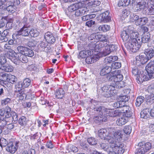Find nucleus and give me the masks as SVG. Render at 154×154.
<instances>
[{"instance_id": "nucleus-1", "label": "nucleus", "mask_w": 154, "mask_h": 154, "mask_svg": "<svg viewBox=\"0 0 154 154\" xmlns=\"http://www.w3.org/2000/svg\"><path fill=\"white\" fill-rule=\"evenodd\" d=\"M123 131L119 130L114 132L112 128L101 129L97 132V135L102 139L109 142V144L102 143L100 147L107 151L108 154H122L124 152V145L121 142Z\"/></svg>"}, {"instance_id": "nucleus-2", "label": "nucleus", "mask_w": 154, "mask_h": 154, "mask_svg": "<svg viewBox=\"0 0 154 154\" xmlns=\"http://www.w3.org/2000/svg\"><path fill=\"white\" fill-rule=\"evenodd\" d=\"M146 69L147 74L144 73L143 71L140 72L139 74L138 68L136 66L132 69V74L137 76L136 79L140 83L154 78V61L150 62L146 66Z\"/></svg>"}, {"instance_id": "nucleus-3", "label": "nucleus", "mask_w": 154, "mask_h": 154, "mask_svg": "<svg viewBox=\"0 0 154 154\" xmlns=\"http://www.w3.org/2000/svg\"><path fill=\"white\" fill-rule=\"evenodd\" d=\"M4 53L7 58L11 60L14 64L16 65H21L22 63H26L28 59L25 55L20 53H16L15 51L11 49L9 44H6L4 46Z\"/></svg>"}, {"instance_id": "nucleus-4", "label": "nucleus", "mask_w": 154, "mask_h": 154, "mask_svg": "<svg viewBox=\"0 0 154 154\" xmlns=\"http://www.w3.org/2000/svg\"><path fill=\"white\" fill-rule=\"evenodd\" d=\"M89 44V50L82 51L79 53L78 57L85 58L86 57L85 62L88 64H91L98 60L102 56L101 53H99V49H95Z\"/></svg>"}, {"instance_id": "nucleus-5", "label": "nucleus", "mask_w": 154, "mask_h": 154, "mask_svg": "<svg viewBox=\"0 0 154 154\" xmlns=\"http://www.w3.org/2000/svg\"><path fill=\"white\" fill-rule=\"evenodd\" d=\"M138 33L134 30L133 27L129 26L126 29L123 31L121 35L123 41L133 40L134 39L140 40Z\"/></svg>"}, {"instance_id": "nucleus-6", "label": "nucleus", "mask_w": 154, "mask_h": 154, "mask_svg": "<svg viewBox=\"0 0 154 154\" xmlns=\"http://www.w3.org/2000/svg\"><path fill=\"white\" fill-rule=\"evenodd\" d=\"M11 108L8 106L6 107L5 109H0V127H3L7 124V121L5 119L11 117Z\"/></svg>"}, {"instance_id": "nucleus-7", "label": "nucleus", "mask_w": 154, "mask_h": 154, "mask_svg": "<svg viewBox=\"0 0 154 154\" xmlns=\"http://www.w3.org/2000/svg\"><path fill=\"white\" fill-rule=\"evenodd\" d=\"M96 110L100 112V114H104L107 116V119L109 117H115L120 116L118 109L114 110L113 109H108L103 106H100L97 108Z\"/></svg>"}, {"instance_id": "nucleus-8", "label": "nucleus", "mask_w": 154, "mask_h": 154, "mask_svg": "<svg viewBox=\"0 0 154 154\" xmlns=\"http://www.w3.org/2000/svg\"><path fill=\"white\" fill-rule=\"evenodd\" d=\"M96 40H99V41L97 42L96 43H91V46L94 47L95 49H99V53H101V48L105 46L106 44L107 40V37L105 35L97 34L96 35Z\"/></svg>"}, {"instance_id": "nucleus-9", "label": "nucleus", "mask_w": 154, "mask_h": 154, "mask_svg": "<svg viewBox=\"0 0 154 154\" xmlns=\"http://www.w3.org/2000/svg\"><path fill=\"white\" fill-rule=\"evenodd\" d=\"M126 42L125 45L126 48L129 51L133 52H136L138 51L141 46V41L140 40L134 39Z\"/></svg>"}, {"instance_id": "nucleus-10", "label": "nucleus", "mask_w": 154, "mask_h": 154, "mask_svg": "<svg viewBox=\"0 0 154 154\" xmlns=\"http://www.w3.org/2000/svg\"><path fill=\"white\" fill-rule=\"evenodd\" d=\"M139 148L137 149L135 154H145L151 148L152 145L149 142L144 143L140 142L138 144Z\"/></svg>"}, {"instance_id": "nucleus-11", "label": "nucleus", "mask_w": 154, "mask_h": 154, "mask_svg": "<svg viewBox=\"0 0 154 154\" xmlns=\"http://www.w3.org/2000/svg\"><path fill=\"white\" fill-rule=\"evenodd\" d=\"M102 94L105 97H109L114 95L115 87L113 85H108L104 86L101 88Z\"/></svg>"}, {"instance_id": "nucleus-12", "label": "nucleus", "mask_w": 154, "mask_h": 154, "mask_svg": "<svg viewBox=\"0 0 154 154\" xmlns=\"http://www.w3.org/2000/svg\"><path fill=\"white\" fill-rule=\"evenodd\" d=\"M111 77L109 78V80L112 82H114L116 83L117 82L122 81L123 79V76L120 73L119 70H115L110 73Z\"/></svg>"}, {"instance_id": "nucleus-13", "label": "nucleus", "mask_w": 154, "mask_h": 154, "mask_svg": "<svg viewBox=\"0 0 154 154\" xmlns=\"http://www.w3.org/2000/svg\"><path fill=\"white\" fill-rule=\"evenodd\" d=\"M18 143L19 142L17 141L14 143L9 142L6 148V151L10 153H14L17 150Z\"/></svg>"}, {"instance_id": "nucleus-14", "label": "nucleus", "mask_w": 154, "mask_h": 154, "mask_svg": "<svg viewBox=\"0 0 154 154\" xmlns=\"http://www.w3.org/2000/svg\"><path fill=\"white\" fill-rule=\"evenodd\" d=\"M104 46V50L103 53L101 52L102 55L101 57L109 54L112 51H116L117 48V46L113 44L107 45Z\"/></svg>"}, {"instance_id": "nucleus-15", "label": "nucleus", "mask_w": 154, "mask_h": 154, "mask_svg": "<svg viewBox=\"0 0 154 154\" xmlns=\"http://www.w3.org/2000/svg\"><path fill=\"white\" fill-rule=\"evenodd\" d=\"M149 60L145 54H140L136 57V60L134 61L137 66H139L140 65L146 63Z\"/></svg>"}, {"instance_id": "nucleus-16", "label": "nucleus", "mask_w": 154, "mask_h": 154, "mask_svg": "<svg viewBox=\"0 0 154 154\" xmlns=\"http://www.w3.org/2000/svg\"><path fill=\"white\" fill-rule=\"evenodd\" d=\"M98 108H94L95 110L99 112V115H100L99 116H96L94 117V120L95 122L97 123H98L101 122H105L107 119V116H105V115L103 114H100V112L99 111H97L96 110V109Z\"/></svg>"}, {"instance_id": "nucleus-17", "label": "nucleus", "mask_w": 154, "mask_h": 154, "mask_svg": "<svg viewBox=\"0 0 154 154\" xmlns=\"http://www.w3.org/2000/svg\"><path fill=\"white\" fill-rule=\"evenodd\" d=\"M138 1H135L136 4H134V9L135 11H139L143 9H144L146 6L144 4L143 2H138Z\"/></svg>"}, {"instance_id": "nucleus-18", "label": "nucleus", "mask_w": 154, "mask_h": 154, "mask_svg": "<svg viewBox=\"0 0 154 154\" xmlns=\"http://www.w3.org/2000/svg\"><path fill=\"white\" fill-rule=\"evenodd\" d=\"M44 38L47 42L50 43H53L55 41V38L50 32H48L45 33Z\"/></svg>"}, {"instance_id": "nucleus-19", "label": "nucleus", "mask_w": 154, "mask_h": 154, "mask_svg": "<svg viewBox=\"0 0 154 154\" xmlns=\"http://www.w3.org/2000/svg\"><path fill=\"white\" fill-rule=\"evenodd\" d=\"M109 12L108 11H106L101 14L100 15L101 21L104 23L109 21L111 20V17L109 16Z\"/></svg>"}, {"instance_id": "nucleus-20", "label": "nucleus", "mask_w": 154, "mask_h": 154, "mask_svg": "<svg viewBox=\"0 0 154 154\" xmlns=\"http://www.w3.org/2000/svg\"><path fill=\"white\" fill-rule=\"evenodd\" d=\"M112 68L110 66H104L101 70L100 74L102 76L108 74H109L110 75V73H111V71H112Z\"/></svg>"}, {"instance_id": "nucleus-21", "label": "nucleus", "mask_w": 154, "mask_h": 154, "mask_svg": "<svg viewBox=\"0 0 154 154\" xmlns=\"http://www.w3.org/2000/svg\"><path fill=\"white\" fill-rule=\"evenodd\" d=\"M29 30L27 27H23L20 30L16 32L15 33L17 34V35H22L24 36H27L29 33Z\"/></svg>"}, {"instance_id": "nucleus-22", "label": "nucleus", "mask_w": 154, "mask_h": 154, "mask_svg": "<svg viewBox=\"0 0 154 154\" xmlns=\"http://www.w3.org/2000/svg\"><path fill=\"white\" fill-rule=\"evenodd\" d=\"M144 54L148 60L154 56V51L152 48L146 49Z\"/></svg>"}, {"instance_id": "nucleus-23", "label": "nucleus", "mask_w": 154, "mask_h": 154, "mask_svg": "<svg viewBox=\"0 0 154 154\" xmlns=\"http://www.w3.org/2000/svg\"><path fill=\"white\" fill-rule=\"evenodd\" d=\"M82 6V3L81 2L75 3L70 6L68 7V10L69 11L71 12L74 11H76L77 9L80 7H81Z\"/></svg>"}, {"instance_id": "nucleus-24", "label": "nucleus", "mask_w": 154, "mask_h": 154, "mask_svg": "<svg viewBox=\"0 0 154 154\" xmlns=\"http://www.w3.org/2000/svg\"><path fill=\"white\" fill-rule=\"evenodd\" d=\"M128 118L123 116L118 119L116 121L117 124L119 126H122L125 125L128 121Z\"/></svg>"}, {"instance_id": "nucleus-25", "label": "nucleus", "mask_w": 154, "mask_h": 154, "mask_svg": "<svg viewBox=\"0 0 154 154\" xmlns=\"http://www.w3.org/2000/svg\"><path fill=\"white\" fill-rule=\"evenodd\" d=\"M9 74L5 73H0V84L2 85L5 82H7Z\"/></svg>"}, {"instance_id": "nucleus-26", "label": "nucleus", "mask_w": 154, "mask_h": 154, "mask_svg": "<svg viewBox=\"0 0 154 154\" xmlns=\"http://www.w3.org/2000/svg\"><path fill=\"white\" fill-rule=\"evenodd\" d=\"M16 99L19 101L23 100L26 97V95L22 91L18 90L16 92Z\"/></svg>"}, {"instance_id": "nucleus-27", "label": "nucleus", "mask_w": 154, "mask_h": 154, "mask_svg": "<svg viewBox=\"0 0 154 154\" xmlns=\"http://www.w3.org/2000/svg\"><path fill=\"white\" fill-rule=\"evenodd\" d=\"M148 19L146 17H139L137 22V25L142 26L145 25L148 22Z\"/></svg>"}, {"instance_id": "nucleus-28", "label": "nucleus", "mask_w": 154, "mask_h": 154, "mask_svg": "<svg viewBox=\"0 0 154 154\" xmlns=\"http://www.w3.org/2000/svg\"><path fill=\"white\" fill-rule=\"evenodd\" d=\"M17 35V33H15L12 35V39H11L8 41V44H9V45H15L17 44V43L16 39L18 38Z\"/></svg>"}, {"instance_id": "nucleus-29", "label": "nucleus", "mask_w": 154, "mask_h": 154, "mask_svg": "<svg viewBox=\"0 0 154 154\" xmlns=\"http://www.w3.org/2000/svg\"><path fill=\"white\" fill-rule=\"evenodd\" d=\"M65 92L62 88H60L57 90L55 92V95L56 97L59 99H61L64 96Z\"/></svg>"}, {"instance_id": "nucleus-30", "label": "nucleus", "mask_w": 154, "mask_h": 154, "mask_svg": "<svg viewBox=\"0 0 154 154\" xmlns=\"http://www.w3.org/2000/svg\"><path fill=\"white\" fill-rule=\"evenodd\" d=\"M140 117L141 118L146 119L149 116V109L146 108L143 109L140 112Z\"/></svg>"}, {"instance_id": "nucleus-31", "label": "nucleus", "mask_w": 154, "mask_h": 154, "mask_svg": "<svg viewBox=\"0 0 154 154\" xmlns=\"http://www.w3.org/2000/svg\"><path fill=\"white\" fill-rule=\"evenodd\" d=\"M14 69V67L12 65L6 64L3 66L2 70L7 72H11L13 71Z\"/></svg>"}, {"instance_id": "nucleus-32", "label": "nucleus", "mask_w": 154, "mask_h": 154, "mask_svg": "<svg viewBox=\"0 0 154 154\" xmlns=\"http://www.w3.org/2000/svg\"><path fill=\"white\" fill-rule=\"evenodd\" d=\"M118 59V57L117 56H110L109 57H106L104 60V62L106 63H110L112 62H114L117 60Z\"/></svg>"}, {"instance_id": "nucleus-33", "label": "nucleus", "mask_w": 154, "mask_h": 154, "mask_svg": "<svg viewBox=\"0 0 154 154\" xmlns=\"http://www.w3.org/2000/svg\"><path fill=\"white\" fill-rule=\"evenodd\" d=\"M139 16L133 13H131L129 17L130 21L132 22H134L136 25H137V22L139 18Z\"/></svg>"}, {"instance_id": "nucleus-34", "label": "nucleus", "mask_w": 154, "mask_h": 154, "mask_svg": "<svg viewBox=\"0 0 154 154\" xmlns=\"http://www.w3.org/2000/svg\"><path fill=\"white\" fill-rule=\"evenodd\" d=\"M148 10L152 14H154V3L152 0H149L148 2Z\"/></svg>"}, {"instance_id": "nucleus-35", "label": "nucleus", "mask_w": 154, "mask_h": 154, "mask_svg": "<svg viewBox=\"0 0 154 154\" xmlns=\"http://www.w3.org/2000/svg\"><path fill=\"white\" fill-rule=\"evenodd\" d=\"M85 9H86L85 8L80 7L76 11L75 15L77 16H79L85 14L86 12V11L85 10Z\"/></svg>"}, {"instance_id": "nucleus-36", "label": "nucleus", "mask_w": 154, "mask_h": 154, "mask_svg": "<svg viewBox=\"0 0 154 154\" xmlns=\"http://www.w3.org/2000/svg\"><path fill=\"white\" fill-rule=\"evenodd\" d=\"M31 36L33 37L38 36L39 34V30L36 28L32 29L29 32Z\"/></svg>"}, {"instance_id": "nucleus-37", "label": "nucleus", "mask_w": 154, "mask_h": 154, "mask_svg": "<svg viewBox=\"0 0 154 154\" xmlns=\"http://www.w3.org/2000/svg\"><path fill=\"white\" fill-rule=\"evenodd\" d=\"M149 34L148 33H143L142 35L141 42L143 43L147 42L150 39Z\"/></svg>"}, {"instance_id": "nucleus-38", "label": "nucleus", "mask_w": 154, "mask_h": 154, "mask_svg": "<svg viewBox=\"0 0 154 154\" xmlns=\"http://www.w3.org/2000/svg\"><path fill=\"white\" fill-rule=\"evenodd\" d=\"M130 109H131V108L129 106L124 105L118 109L120 116L125 112L129 111Z\"/></svg>"}, {"instance_id": "nucleus-39", "label": "nucleus", "mask_w": 154, "mask_h": 154, "mask_svg": "<svg viewBox=\"0 0 154 154\" xmlns=\"http://www.w3.org/2000/svg\"><path fill=\"white\" fill-rule=\"evenodd\" d=\"M130 2V0H120L118 3V5L119 7H125L128 6Z\"/></svg>"}, {"instance_id": "nucleus-40", "label": "nucleus", "mask_w": 154, "mask_h": 154, "mask_svg": "<svg viewBox=\"0 0 154 154\" xmlns=\"http://www.w3.org/2000/svg\"><path fill=\"white\" fill-rule=\"evenodd\" d=\"M110 26L107 25H103L100 26L98 28L100 31L106 32L109 30Z\"/></svg>"}, {"instance_id": "nucleus-41", "label": "nucleus", "mask_w": 154, "mask_h": 154, "mask_svg": "<svg viewBox=\"0 0 154 154\" xmlns=\"http://www.w3.org/2000/svg\"><path fill=\"white\" fill-rule=\"evenodd\" d=\"M27 120L26 118L24 116H21L19 119L18 122L21 125H25L27 122Z\"/></svg>"}, {"instance_id": "nucleus-42", "label": "nucleus", "mask_w": 154, "mask_h": 154, "mask_svg": "<svg viewBox=\"0 0 154 154\" xmlns=\"http://www.w3.org/2000/svg\"><path fill=\"white\" fill-rule=\"evenodd\" d=\"M17 49L19 52V53L25 54V53H26V51L28 50V48L22 46H19L17 48Z\"/></svg>"}, {"instance_id": "nucleus-43", "label": "nucleus", "mask_w": 154, "mask_h": 154, "mask_svg": "<svg viewBox=\"0 0 154 154\" xmlns=\"http://www.w3.org/2000/svg\"><path fill=\"white\" fill-rule=\"evenodd\" d=\"M67 149L69 152L72 151L73 152H76L78 150V148L72 144L68 145Z\"/></svg>"}, {"instance_id": "nucleus-44", "label": "nucleus", "mask_w": 154, "mask_h": 154, "mask_svg": "<svg viewBox=\"0 0 154 154\" xmlns=\"http://www.w3.org/2000/svg\"><path fill=\"white\" fill-rule=\"evenodd\" d=\"M5 7L7 11L10 13H14L16 10V7L15 5H11Z\"/></svg>"}, {"instance_id": "nucleus-45", "label": "nucleus", "mask_w": 154, "mask_h": 154, "mask_svg": "<svg viewBox=\"0 0 154 154\" xmlns=\"http://www.w3.org/2000/svg\"><path fill=\"white\" fill-rule=\"evenodd\" d=\"M144 100V97L142 96H140L138 97L136 100L135 103L137 106H139L143 102Z\"/></svg>"}, {"instance_id": "nucleus-46", "label": "nucleus", "mask_w": 154, "mask_h": 154, "mask_svg": "<svg viewBox=\"0 0 154 154\" xmlns=\"http://www.w3.org/2000/svg\"><path fill=\"white\" fill-rule=\"evenodd\" d=\"M22 83L23 88H27L30 85L31 80L29 79L26 78L24 80Z\"/></svg>"}, {"instance_id": "nucleus-47", "label": "nucleus", "mask_w": 154, "mask_h": 154, "mask_svg": "<svg viewBox=\"0 0 154 154\" xmlns=\"http://www.w3.org/2000/svg\"><path fill=\"white\" fill-rule=\"evenodd\" d=\"M8 144V141L6 139L3 138L0 139V146L2 148L7 146Z\"/></svg>"}, {"instance_id": "nucleus-48", "label": "nucleus", "mask_w": 154, "mask_h": 154, "mask_svg": "<svg viewBox=\"0 0 154 154\" xmlns=\"http://www.w3.org/2000/svg\"><path fill=\"white\" fill-rule=\"evenodd\" d=\"M115 87H116L118 88H121L125 86V84L123 82L121 81L119 82H117L113 84Z\"/></svg>"}, {"instance_id": "nucleus-49", "label": "nucleus", "mask_w": 154, "mask_h": 154, "mask_svg": "<svg viewBox=\"0 0 154 154\" xmlns=\"http://www.w3.org/2000/svg\"><path fill=\"white\" fill-rule=\"evenodd\" d=\"M7 57L5 53L2 54L0 55V63L3 64L5 63L7 61Z\"/></svg>"}, {"instance_id": "nucleus-50", "label": "nucleus", "mask_w": 154, "mask_h": 154, "mask_svg": "<svg viewBox=\"0 0 154 154\" xmlns=\"http://www.w3.org/2000/svg\"><path fill=\"white\" fill-rule=\"evenodd\" d=\"M118 99L121 102H126L128 101L129 98L128 96L126 95L121 96L118 97Z\"/></svg>"}, {"instance_id": "nucleus-51", "label": "nucleus", "mask_w": 154, "mask_h": 154, "mask_svg": "<svg viewBox=\"0 0 154 154\" xmlns=\"http://www.w3.org/2000/svg\"><path fill=\"white\" fill-rule=\"evenodd\" d=\"M8 78L7 82L12 84L15 82L16 81V77L14 75H9Z\"/></svg>"}, {"instance_id": "nucleus-52", "label": "nucleus", "mask_w": 154, "mask_h": 154, "mask_svg": "<svg viewBox=\"0 0 154 154\" xmlns=\"http://www.w3.org/2000/svg\"><path fill=\"white\" fill-rule=\"evenodd\" d=\"M121 66V63L119 62H116L112 63L111 67L112 69H118Z\"/></svg>"}, {"instance_id": "nucleus-53", "label": "nucleus", "mask_w": 154, "mask_h": 154, "mask_svg": "<svg viewBox=\"0 0 154 154\" xmlns=\"http://www.w3.org/2000/svg\"><path fill=\"white\" fill-rule=\"evenodd\" d=\"M34 54L33 51L31 49L28 48V50L26 51L25 54H24L26 56L29 57H32L34 55Z\"/></svg>"}, {"instance_id": "nucleus-54", "label": "nucleus", "mask_w": 154, "mask_h": 154, "mask_svg": "<svg viewBox=\"0 0 154 154\" xmlns=\"http://www.w3.org/2000/svg\"><path fill=\"white\" fill-rule=\"evenodd\" d=\"M123 131L126 134H130L131 131V127L129 126H125L124 128Z\"/></svg>"}, {"instance_id": "nucleus-55", "label": "nucleus", "mask_w": 154, "mask_h": 154, "mask_svg": "<svg viewBox=\"0 0 154 154\" xmlns=\"http://www.w3.org/2000/svg\"><path fill=\"white\" fill-rule=\"evenodd\" d=\"M88 143L90 145H95L97 144V141L94 138L91 137L87 139Z\"/></svg>"}, {"instance_id": "nucleus-56", "label": "nucleus", "mask_w": 154, "mask_h": 154, "mask_svg": "<svg viewBox=\"0 0 154 154\" xmlns=\"http://www.w3.org/2000/svg\"><path fill=\"white\" fill-rule=\"evenodd\" d=\"M35 151L33 149H30L28 150H24L22 153V154H35Z\"/></svg>"}, {"instance_id": "nucleus-57", "label": "nucleus", "mask_w": 154, "mask_h": 154, "mask_svg": "<svg viewBox=\"0 0 154 154\" xmlns=\"http://www.w3.org/2000/svg\"><path fill=\"white\" fill-rule=\"evenodd\" d=\"M146 98L147 99V100L148 101L150 102H153L154 100V94H152L150 96H146Z\"/></svg>"}, {"instance_id": "nucleus-58", "label": "nucleus", "mask_w": 154, "mask_h": 154, "mask_svg": "<svg viewBox=\"0 0 154 154\" xmlns=\"http://www.w3.org/2000/svg\"><path fill=\"white\" fill-rule=\"evenodd\" d=\"M11 101V99L9 98H7L3 100H2L1 103L2 105L3 106H5L6 104L9 103Z\"/></svg>"}, {"instance_id": "nucleus-59", "label": "nucleus", "mask_w": 154, "mask_h": 154, "mask_svg": "<svg viewBox=\"0 0 154 154\" xmlns=\"http://www.w3.org/2000/svg\"><path fill=\"white\" fill-rule=\"evenodd\" d=\"M96 35H97V34H91L89 37L88 40L89 41H91V42H92L94 41L95 42L96 40H97Z\"/></svg>"}, {"instance_id": "nucleus-60", "label": "nucleus", "mask_w": 154, "mask_h": 154, "mask_svg": "<svg viewBox=\"0 0 154 154\" xmlns=\"http://www.w3.org/2000/svg\"><path fill=\"white\" fill-rule=\"evenodd\" d=\"M95 22L93 21L92 20L88 21L86 23V25L88 27H91L92 25L95 24Z\"/></svg>"}, {"instance_id": "nucleus-61", "label": "nucleus", "mask_w": 154, "mask_h": 154, "mask_svg": "<svg viewBox=\"0 0 154 154\" xmlns=\"http://www.w3.org/2000/svg\"><path fill=\"white\" fill-rule=\"evenodd\" d=\"M131 109L129 110V111H128L127 112H125L124 113L122 114V115H125V117H127L128 118V117H131L132 116V112L130 111Z\"/></svg>"}, {"instance_id": "nucleus-62", "label": "nucleus", "mask_w": 154, "mask_h": 154, "mask_svg": "<svg viewBox=\"0 0 154 154\" xmlns=\"http://www.w3.org/2000/svg\"><path fill=\"white\" fill-rule=\"evenodd\" d=\"M113 106L114 107L120 108L122 106V105L121 104L119 100L113 103Z\"/></svg>"}, {"instance_id": "nucleus-63", "label": "nucleus", "mask_w": 154, "mask_h": 154, "mask_svg": "<svg viewBox=\"0 0 154 154\" xmlns=\"http://www.w3.org/2000/svg\"><path fill=\"white\" fill-rule=\"evenodd\" d=\"M47 45V42H41L39 44V46L42 48H46V47Z\"/></svg>"}, {"instance_id": "nucleus-64", "label": "nucleus", "mask_w": 154, "mask_h": 154, "mask_svg": "<svg viewBox=\"0 0 154 154\" xmlns=\"http://www.w3.org/2000/svg\"><path fill=\"white\" fill-rule=\"evenodd\" d=\"M9 29H7L4 30L2 34V36H5V37L9 35Z\"/></svg>"}]
</instances>
